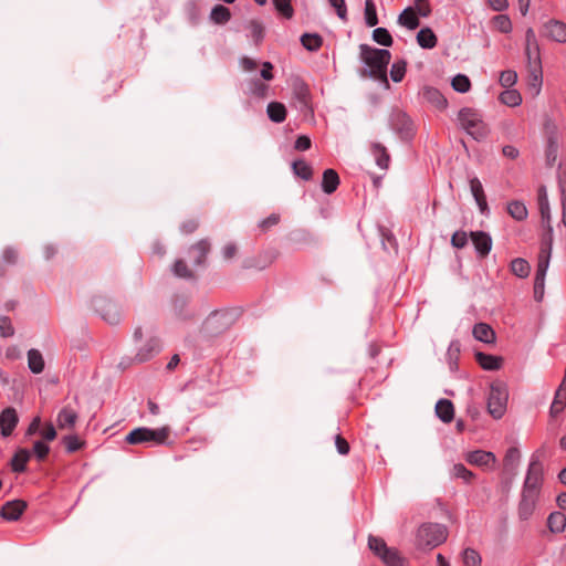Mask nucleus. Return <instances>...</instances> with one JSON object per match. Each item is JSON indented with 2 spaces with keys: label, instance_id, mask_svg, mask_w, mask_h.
Masks as SVG:
<instances>
[{
  "label": "nucleus",
  "instance_id": "nucleus-1",
  "mask_svg": "<svg viewBox=\"0 0 566 566\" xmlns=\"http://www.w3.org/2000/svg\"><path fill=\"white\" fill-rule=\"evenodd\" d=\"M359 57L367 69L360 71L363 77H371L380 81L387 87V66L391 60V53L385 49H376L368 44L359 45Z\"/></svg>",
  "mask_w": 566,
  "mask_h": 566
},
{
  "label": "nucleus",
  "instance_id": "nucleus-2",
  "mask_svg": "<svg viewBox=\"0 0 566 566\" xmlns=\"http://www.w3.org/2000/svg\"><path fill=\"white\" fill-rule=\"evenodd\" d=\"M448 538V530L439 523H423L416 534V546L421 551H431Z\"/></svg>",
  "mask_w": 566,
  "mask_h": 566
},
{
  "label": "nucleus",
  "instance_id": "nucleus-3",
  "mask_svg": "<svg viewBox=\"0 0 566 566\" xmlns=\"http://www.w3.org/2000/svg\"><path fill=\"white\" fill-rule=\"evenodd\" d=\"M461 127L475 140L484 139L489 134V128L482 120V116L473 108H462L458 114Z\"/></svg>",
  "mask_w": 566,
  "mask_h": 566
},
{
  "label": "nucleus",
  "instance_id": "nucleus-4",
  "mask_svg": "<svg viewBox=\"0 0 566 566\" xmlns=\"http://www.w3.org/2000/svg\"><path fill=\"white\" fill-rule=\"evenodd\" d=\"M169 427H163L159 429H149L146 427H139L132 430L125 438L129 444H140L146 442H153L155 444H164L169 438Z\"/></svg>",
  "mask_w": 566,
  "mask_h": 566
},
{
  "label": "nucleus",
  "instance_id": "nucleus-5",
  "mask_svg": "<svg viewBox=\"0 0 566 566\" xmlns=\"http://www.w3.org/2000/svg\"><path fill=\"white\" fill-rule=\"evenodd\" d=\"M368 546L387 566H405L406 559L396 548L388 547L382 538L369 536Z\"/></svg>",
  "mask_w": 566,
  "mask_h": 566
},
{
  "label": "nucleus",
  "instance_id": "nucleus-6",
  "mask_svg": "<svg viewBox=\"0 0 566 566\" xmlns=\"http://www.w3.org/2000/svg\"><path fill=\"white\" fill-rule=\"evenodd\" d=\"M507 399V388L503 382H494L491 385L488 398V410L493 418L500 419L503 417L506 410Z\"/></svg>",
  "mask_w": 566,
  "mask_h": 566
},
{
  "label": "nucleus",
  "instance_id": "nucleus-7",
  "mask_svg": "<svg viewBox=\"0 0 566 566\" xmlns=\"http://www.w3.org/2000/svg\"><path fill=\"white\" fill-rule=\"evenodd\" d=\"M230 324V316L227 313L214 312L203 322L202 332L207 336L213 337L226 332Z\"/></svg>",
  "mask_w": 566,
  "mask_h": 566
},
{
  "label": "nucleus",
  "instance_id": "nucleus-8",
  "mask_svg": "<svg viewBox=\"0 0 566 566\" xmlns=\"http://www.w3.org/2000/svg\"><path fill=\"white\" fill-rule=\"evenodd\" d=\"M552 227L548 226V232L543 238L541 251L538 253V261H537V269L536 274L537 276H546V272L549 266V260H551V253H552V243H553V237H552Z\"/></svg>",
  "mask_w": 566,
  "mask_h": 566
},
{
  "label": "nucleus",
  "instance_id": "nucleus-9",
  "mask_svg": "<svg viewBox=\"0 0 566 566\" xmlns=\"http://www.w3.org/2000/svg\"><path fill=\"white\" fill-rule=\"evenodd\" d=\"M161 349V343L160 339L155 335H149V337L146 339L145 344L142 345L136 355L134 360L137 363H144L149 359H151L154 356H156Z\"/></svg>",
  "mask_w": 566,
  "mask_h": 566
},
{
  "label": "nucleus",
  "instance_id": "nucleus-10",
  "mask_svg": "<svg viewBox=\"0 0 566 566\" xmlns=\"http://www.w3.org/2000/svg\"><path fill=\"white\" fill-rule=\"evenodd\" d=\"M541 484L542 467L538 462L532 461L522 491L539 494Z\"/></svg>",
  "mask_w": 566,
  "mask_h": 566
},
{
  "label": "nucleus",
  "instance_id": "nucleus-11",
  "mask_svg": "<svg viewBox=\"0 0 566 566\" xmlns=\"http://www.w3.org/2000/svg\"><path fill=\"white\" fill-rule=\"evenodd\" d=\"M392 128L400 135L401 138L408 139L413 135V124L410 117L402 113L396 112L391 117Z\"/></svg>",
  "mask_w": 566,
  "mask_h": 566
},
{
  "label": "nucleus",
  "instance_id": "nucleus-12",
  "mask_svg": "<svg viewBox=\"0 0 566 566\" xmlns=\"http://www.w3.org/2000/svg\"><path fill=\"white\" fill-rule=\"evenodd\" d=\"M543 35L558 43H566V24L559 20H549L543 25Z\"/></svg>",
  "mask_w": 566,
  "mask_h": 566
},
{
  "label": "nucleus",
  "instance_id": "nucleus-13",
  "mask_svg": "<svg viewBox=\"0 0 566 566\" xmlns=\"http://www.w3.org/2000/svg\"><path fill=\"white\" fill-rule=\"evenodd\" d=\"M538 495L539 494L536 493L522 491L521 501L518 503V517L521 520L526 521L533 515Z\"/></svg>",
  "mask_w": 566,
  "mask_h": 566
},
{
  "label": "nucleus",
  "instance_id": "nucleus-14",
  "mask_svg": "<svg viewBox=\"0 0 566 566\" xmlns=\"http://www.w3.org/2000/svg\"><path fill=\"white\" fill-rule=\"evenodd\" d=\"M465 460L472 465L490 468L496 463V457L490 451L475 450L465 454Z\"/></svg>",
  "mask_w": 566,
  "mask_h": 566
},
{
  "label": "nucleus",
  "instance_id": "nucleus-15",
  "mask_svg": "<svg viewBox=\"0 0 566 566\" xmlns=\"http://www.w3.org/2000/svg\"><path fill=\"white\" fill-rule=\"evenodd\" d=\"M211 250V243L208 239H200L189 248V256L192 259L193 264L203 265L207 254Z\"/></svg>",
  "mask_w": 566,
  "mask_h": 566
},
{
  "label": "nucleus",
  "instance_id": "nucleus-16",
  "mask_svg": "<svg viewBox=\"0 0 566 566\" xmlns=\"http://www.w3.org/2000/svg\"><path fill=\"white\" fill-rule=\"evenodd\" d=\"M27 509L22 500L9 501L1 507L0 515L7 521H17Z\"/></svg>",
  "mask_w": 566,
  "mask_h": 566
},
{
  "label": "nucleus",
  "instance_id": "nucleus-17",
  "mask_svg": "<svg viewBox=\"0 0 566 566\" xmlns=\"http://www.w3.org/2000/svg\"><path fill=\"white\" fill-rule=\"evenodd\" d=\"M18 415L14 408L8 407L0 415V429L3 437H9L18 423Z\"/></svg>",
  "mask_w": 566,
  "mask_h": 566
},
{
  "label": "nucleus",
  "instance_id": "nucleus-18",
  "mask_svg": "<svg viewBox=\"0 0 566 566\" xmlns=\"http://www.w3.org/2000/svg\"><path fill=\"white\" fill-rule=\"evenodd\" d=\"M471 240L474 244L475 250L479 252L481 258L486 256L492 249L491 237L483 231L471 232Z\"/></svg>",
  "mask_w": 566,
  "mask_h": 566
},
{
  "label": "nucleus",
  "instance_id": "nucleus-19",
  "mask_svg": "<svg viewBox=\"0 0 566 566\" xmlns=\"http://www.w3.org/2000/svg\"><path fill=\"white\" fill-rule=\"evenodd\" d=\"M77 412L71 407H64L57 415L56 424L60 430H71L77 421Z\"/></svg>",
  "mask_w": 566,
  "mask_h": 566
},
{
  "label": "nucleus",
  "instance_id": "nucleus-20",
  "mask_svg": "<svg viewBox=\"0 0 566 566\" xmlns=\"http://www.w3.org/2000/svg\"><path fill=\"white\" fill-rule=\"evenodd\" d=\"M399 25L407 28L408 30H415L420 25L419 17L412 7L406 8L397 19Z\"/></svg>",
  "mask_w": 566,
  "mask_h": 566
},
{
  "label": "nucleus",
  "instance_id": "nucleus-21",
  "mask_svg": "<svg viewBox=\"0 0 566 566\" xmlns=\"http://www.w3.org/2000/svg\"><path fill=\"white\" fill-rule=\"evenodd\" d=\"M470 189H471L472 196L475 199L476 205L480 208V211L482 213H484L488 210L486 197H485V193L483 190V186L476 177H474L470 180Z\"/></svg>",
  "mask_w": 566,
  "mask_h": 566
},
{
  "label": "nucleus",
  "instance_id": "nucleus-22",
  "mask_svg": "<svg viewBox=\"0 0 566 566\" xmlns=\"http://www.w3.org/2000/svg\"><path fill=\"white\" fill-rule=\"evenodd\" d=\"M422 96L427 102L431 103L439 109H444L447 107V99L437 88L429 86L423 87Z\"/></svg>",
  "mask_w": 566,
  "mask_h": 566
},
{
  "label": "nucleus",
  "instance_id": "nucleus-23",
  "mask_svg": "<svg viewBox=\"0 0 566 566\" xmlns=\"http://www.w3.org/2000/svg\"><path fill=\"white\" fill-rule=\"evenodd\" d=\"M339 185L338 174L334 169H326L323 172L322 189L325 193H333Z\"/></svg>",
  "mask_w": 566,
  "mask_h": 566
},
{
  "label": "nucleus",
  "instance_id": "nucleus-24",
  "mask_svg": "<svg viewBox=\"0 0 566 566\" xmlns=\"http://www.w3.org/2000/svg\"><path fill=\"white\" fill-rule=\"evenodd\" d=\"M436 413L443 422H451L454 417L453 403L448 399H441L436 405Z\"/></svg>",
  "mask_w": 566,
  "mask_h": 566
},
{
  "label": "nucleus",
  "instance_id": "nucleus-25",
  "mask_svg": "<svg viewBox=\"0 0 566 566\" xmlns=\"http://www.w3.org/2000/svg\"><path fill=\"white\" fill-rule=\"evenodd\" d=\"M473 336L481 342L492 344L495 340V333L490 325L479 323L473 327Z\"/></svg>",
  "mask_w": 566,
  "mask_h": 566
},
{
  "label": "nucleus",
  "instance_id": "nucleus-26",
  "mask_svg": "<svg viewBox=\"0 0 566 566\" xmlns=\"http://www.w3.org/2000/svg\"><path fill=\"white\" fill-rule=\"evenodd\" d=\"M293 94H294L295 98L298 101V103L301 104L302 109L308 108L310 90L305 83H303L301 81L295 82L293 84Z\"/></svg>",
  "mask_w": 566,
  "mask_h": 566
},
{
  "label": "nucleus",
  "instance_id": "nucleus-27",
  "mask_svg": "<svg viewBox=\"0 0 566 566\" xmlns=\"http://www.w3.org/2000/svg\"><path fill=\"white\" fill-rule=\"evenodd\" d=\"M547 527L552 533H562L566 527V515L559 511L553 512L547 518Z\"/></svg>",
  "mask_w": 566,
  "mask_h": 566
},
{
  "label": "nucleus",
  "instance_id": "nucleus-28",
  "mask_svg": "<svg viewBox=\"0 0 566 566\" xmlns=\"http://www.w3.org/2000/svg\"><path fill=\"white\" fill-rule=\"evenodd\" d=\"M269 118L274 123H282L286 118V108L280 102H271L266 107Z\"/></svg>",
  "mask_w": 566,
  "mask_h": 566
},
{
  "label": "nucleus",
  "instance_id": "nucleus-29",
  "mask_svg": "<svg viewBox=\"0 0 566 566\" xmlns=\"http://www.w3.org/2000/svg\"><path fill=\"white\" fill-rule=\"evenodd\" d=\"M476 360L483 369L497 370L501 367L502 358L484 353L476 354Z\"/></svg>",
  "mask_w": 566,
  "mask_h": 566
},
{
  "label": "nucleus",
  "instance_id": "nucleus-30",
  "mask_svg": "<svg viewBox=\"0 0 566 566\" xmlns=\"http://www.w3.org/2000/svg\"><path fill=\"white\" fill-rule=\"evenodd\" d=\"M417 42L423 49H433L437 45V36L430 28H422L417 34Z\"/></svg>",
  "mask_w": 566,
  "mask_h": 566
},
{
  "label": "nucleus",
  "instance_id": "nucleus-31",
  "mask_svg": "<svg viewBox=\"0 0 566 566\" xmlns=\"http://www.w3.org/2000/svg\"><path fill=\"white\" fill-rule=\"evenodd\" d=\"M28 365L32 373H42L44 369V359L42 354L36 349H30L28 352Z\"/></svg>",
  "mask_w": 566,
  "mask_h": 566
},
{
  "label": "nucleus",
  "instance_id": "nucleus-32",
  "mask_svg": "<svg viewBox=\"0 0 566 566\" xmlns=\"http://www.w3.org/2000/svg\"><path fill=\"white\" fill-rule=\"evenodd\" d=\"M247 28L250 30V34L254 43L259 45L262 42L265 34V28L263 23L259 20H251L249 21Z\"/></svg>",
  "mask_w": 566,
  "mask_h": 566
},
{
  "label": "nucleus",
  "instance_id": "nucleus-33",
  "mask_svg": "<svg viewBox=\"0 0 566 566\" xmlns=\"http://www.w3.org/2000/svg\"><path fill=\"white\" fill-rule=\"evenodd\" d=\"M371 150L375 156L376 164L381 169H387L390 158H389V155H388L386 148L380 144H374L371 147Z\"/></svg>",
  "mask_w": 566,
  "mask_h": 566
},
{
  "label": "nucleus",
  "instance_id": "nucleus-34",
  "mask_svg": "<svg viewBox=\"0 0 566 566\" xmlns=\"http://www.w3.org/2000/svg\"><path fill=\"white\" fill-rule=\"evenodd\" d=\"M558 157V144L554 136H551L547 140V146L545 150V160L548 167H552Z\"/></svg>",
  "mask_w": 566,
  "mask_h": 566
},
{
  "label": "nucleus",
  "instance_id": "nucleus-35",
  "mask_svg": "<svg viewBox=\"0 0 566 566\" xmlns=\"http://www.w3.org/2000/svg\"><path fill=\"white\" fill-rule=\"evenodd\" d=\"M525 54L527 57V67L538 72L541 69L539 48L525 46Z\"/></svg>",
  "mask_w": 566,
  "mask_h": 566
},
{
  "label": "nucleus",
  "instance_id": "nucleus-36",
  "mask_svg": "<svg viewBox=\"0 0 566 566\" xmlns=\"http://www.w3.org/2000/svg\"><path fill=\"white\" fill-rule=\"evenodd\" d=\"M30 459V452L28 450L21 449L19 450L11 461V467L14 472H23L25 470V464Z\"/></svg>",
  "mask_w": 566,
  "mask_h": 566
},
{
  "label": "nucleus",
  "instance_id": "nucleus-37",
  "mask_svg": "<svg viewBox=\"0 0 566 566\" xmlns=\"http://www.w3.org/2000/svg\"><path fill=\"white\" fill-rule=\"evenodd\" d=\"M511 271L518 277H526L530 274L531 266L525 259L517 258L511 262Z\"/></svg>",
  "mask_w": 566,
  "mask_h": 566
},
{
  "label": "nucleus",
  "instance_id": "nucleus-38",
  "mask_svg": "<svg viewBox=\"0 0 566 566\" xmlns=\"http://www.w3.org/2000/svg\"><path fill=\"white\" fill-rule=\"evenodd\" d=\"M210 17L214 23L224 24L230 20L231 12L227 7L218 4L212 9Z\"/></svg>",
  "mask_w": 566,
  "mask_h": 566
},
{
  "label": "nucleus",
  "instance_id": "nucleus-39",
  "mask_svg": "<svg viewBox=\"0 0 566 566\" xmlns=\"http://www.w3.org/2000/svg\"><path fill=\"white\" fill-rule=\"evenodd\" d=\"M451 474L455 479H462L468 484L475 479V474L462 463L454 464L451 469Z\"/></svg>",
  "mask_w": 566,
  "mask_h": 566
},
{
  "label": "nucleus",
  "instance_id": "nucleus-40",
  "mask_svg": "<svg viewBox=\"0 0 566 566\" xmlns=\"http://www.w3.org/2000/svg\"><path fill=\"white\" fill-rule=\"evenodd\" d=\"M507 212L512 218L522 221L527 217V209L521 201H512L507 205Z\"/></svg>",
  "mask_w": 566,
  "mask_h": 566
},
{
  "label": "nucleus",
  "instance_id": "nucleus-41",
  "mask_svg": "<svg viewBox=\"0 0 566 566\" xmlns=\"http://www.w3.org/2000/svg\"><path fill=\"white\" fill-rule=\"evenodd\" d=\"M292 167L294 174L304 180H310L313 176L312 167L303 159L295 160Z\"/></svg>",
  "mask_w": 566,
  "mask_h": 566
},
{
  "label": "nucleus",
  "instance_id": "nucleus-42",
  "mask_svg": "<svg viewBox=\"0 0 566 566\" xmlns=\"http://www.w3.org/2000/svg\"><path fill=\"white\" fill-rule=\"evenodd\" d=\"M373 40L382 45V46H391L394 43L392 36L386 28H376L373 31Z\"/></svg>",
  "mask_w": 566,
  "mask_h": 566
},
{
  "label": "nucleus",
  "instance_id": "nucleus-43",
  "mask_svg": "<svg viewBox=\"0 0 566 566\" xmlns=\"http://www.w3.org/2000/svg\"><path fill=\"white\" fill-rule=\"evenodd\" d=\"M520 461V451L517 448H510L504 457V468L514 473Z\"/></svg>",
  "mask_w": 566,
  "mask_h": 566
},
{
  "label": "nucleus",
  "instance_id": "nucleus-44",
  "mask_svg": "<svg viewBox=\"0 0 566 566\" xmlns=\"http://www.w3.org/2000/svg\"><path fill=\"white\" fill-rule=\"evenodd\" d=\"M500 101L504 105L514 107L521 104L522 96L516 90H506L501 93Z\"/></svg>",
  "mask_w": 566,
  "mask_h": 566
},
{
  "label": "nucleus",
  "instance_id": "nucleus-45",
  "mask_svg": "<svg viewBox=\"0 0 566 566\" xmlns=\"http://www.w3.org/2000/svg\"><path fill=\"white\" fill-rule=\"evenodd\" d=\"M301 42L308 51H317L322 46L323 40L318 34L305 33L301 36Z\"/></svg>",
  "mask_w": 566,
  "mask_h": 566
},
{
  "label": "nucleus",
  "instance_id": "nucleus-46",
  "mask_svg": "<svg viewBox=\"0 0 566 566\" xmlns=\"http://www.w3.org/2000/svg\"><path fill=\"white\" fill-rule=\"evenodd\" d=\"M492 23L493 27L502 33H510L512 31V22L505 14L495 15L492 19Z\"/></svg>",
  "mask_w": 566,
  "mask_h": 566
},
{
  "label": "nucleus",
  "instance_id": "nucleus-47",
  "mask_svg": "<svg viewBox=\"0 0 566 566\" xmlns=\"http://www.w3.org/2000/svg\"><path fill=\"white\" fill-rule=\"evenodd\" d=\"M365 21L368 27L378 24L377 11L373 0L365 1Z\"/></svg>",
  "mask_w": 566,
  "mask_h": 566
},
{
  "label": "nucleus",
  "instance_id": "nucleus-48",
  "mask_svg": "<svg viewBox=\"0 0 566 566\" xmlns=\"http://www.w3.org/2000/svg\"><path fill=\"white\" fill-rule=\"evenodd\" d=\"M174 274L181 279H193L192 270L186 264L184 260H177L172 266Z\"/></svg>",
  "mask_w": 566,
  "mask_h": 566
},
{
  "label": "nucleus",
  "instance_id": "nucleus-49",
  "mask_svg": "<svg viewBox=\"0 0 566 566\" xmlns=\"http://www.w3.org/2000/svg\"><path fill=\"white\" fill-rule=\"evenodd\" d=\"M452 87L459 93H467L471 88L470 78L467 75L458 74L453 77Z\"/></svg>",
  "mask_w": 566,
  "mask_h": 566
},
{
  "label": "nucleus",
  "instance_id": "nucleus-50",
  "mask_svg": "<svg viewBox=\"0 0 566 566\" xmlns=\"http://www.w3.org/2000/svg\"><path fill=\"white\" fill-rule=\"evenodd\" d=\"M273 4L284 18L291 19L293 17L294 10L291 0H273Z\"/></svg>",
  "mask_w": 566,
  "mask_h": 566
},
{
  "label": "nucleus",
  "instance_id": "nucleus-51",
  "mask_svg": "<svg viewBox=\"0 0 566 566\" xmlns=\"http://www.w3.org/2000/svg\"><path fill=\"white\" fill-rule=\"evenodd\" d=\"M463 563L465 566H480L481 565V556L473 548H467L463 552Z\"/></svg>",
  "mask_w": 566,
  "mask_h": 566
},
{
  "label": "nucleus",
  "instance_id": "nucleus-52",
  "mask_svg": "<svg viewBox=\"0 0 566 566\" xmlns=\"http://www.w3.org/2000/svg\"><path fill=\"white\" fill-rule=\"evenodd\" d=\"M63 443L67 452H75L83 448L84 441L77 436H66L63 438Z\"/></svg>",
  "mask_w": 566,
  "mask_h": 566
},
{
  "label": "nucleus",
  "instance_id": "nucleus-53",
  "mask_svg": "<svg viewBox=\"0 0 566 566\" xmlns=\"http://www.w3.org/2000/svg\"><path fill=\"white\" fill-rule=\"evenodd\" d=\"M538 206H539V210H541V214H542L543 220L549 221V218H551V216H549V205H548V200H547L546 192H545L544 188H542L539 190Z\"/></svg>",
  "mask_w": 566,
  "mask_h": 566
},
{
  "label": "nucleus",
  "instance_id": "nucleus-54",
  "mask_svg": "<svg viewBox=\"0 0 566 566\" xmlns=\"http://www.w3.org/2000/svg\"><path fill=\"white\" fill-rule=\"evenodd\" d=\"M406 73V62L398 61L392 64L390 70V76L394 82H400Z\"/></svg>",
  "mask_w": 566,
  "mask_h": 566
},
{
  "label": "nucleus",
  "instance_id": "nucleus-55",
  "mask_svg": "<svg viewBox=\"0 0 566 566\" xmlns=\"http://www.w3.org/2000/svg\"><path fill=\"white\" fill-rule=\"evenodd\" d=\"M517 74L515 71L506 70L500 74V84L503 87H511L516 83Z\"/></svg>",
  "mask_w": 566,
  "mask_h": 566
},
{
  "label": "nucleus",
  "instance_id": "nucleus-56",
  "mask_svg": "<svg viewBox=\"0 0 566 566\" xmlns=\"http://www.w3.org/2000/svg\"><path fill=\"white\" fill-rule=\"evenodd\" d=\"M545 293V276L535 275L534 279V298L537 302H541L544 297Z\"/></svg>",
  "mask_w": 566,
  "mask_h": 566
},
{
  "label": "nucleus",
  "instance_id": "nucleus-57",
  "mask_svg": "<svg viewBox=\"0 0 566 566\" xmlns=\"http://www.w3.org/2000/svg\"><path fill=\"white\" fill-rule=\"evenodd\" d=\"M417 15L419 17H428L431 13V7L428 0H416L415 7H412Z\"/></svg>",
  "mask_w": 566,
  "mask_h": 566
},
{
  "label": "nucleus",
  "instance_id": "nucleus-58",
  "mask_svg": "<svg viewBox=\"0 0 566 566\" xmlns=\"http://www.w3.org/2000/svg\"><path fill=\"white\" fill-rule=\"evenodd\" d=\"M329 4L335 8L338 18L343 21L347 20V8L345 0H328Z\"/></svg>",
  "mask_w": 566,
  "mask_h": 566
},
{
  "label": "nucleus",
  "instance_id": "nucleus-59",
  "mask_svg": "<svg viewBox=\"0 0 566 566\" xmlns=\"http://www.w3.org/2000/svg\"><path fill=\"white\" fill-rule=\"evenodd\" d=\"M14 334V328L11 321L7 316L0 317V335L3 337H10Z\"/></svg>",
  "mask_w": 566,
  "mask_h": 566
},
{
  "label": "nucleus",
  "instance_id": "nucleus-60",
  "mask_svg": "<svg viewBox=\"0 0 566 566\" xmlns=\"http://www.w3.org/2000/svg\"><path fill=\"white\" fill-rule=\"evenodd\" d=\"M280 214L272 213L270 217L262 220L259 224L262 231H268L270 228L276 226L280 222Z\"/></svg>",
  "mask_w": 566,
  "mask_h": 566
},
{
  "label": "nucleus",
  "instance_id": "nucleus-61",
  "mask_svg": "<svg viewBox=\"0 0 566 566\" xmlns=\"http://www.w3.org/2000/svg\"><path fill=\"white\" fill-rule=\"evenodd\" d=\"M467 242H468V237L464 231H457L455 233H453V235L451 238L452 245L458 249L465 247Z\"/></svg>",
  "mask_w": 566,
  "mask_h": 566
},
{
  "label": "nucleus",
  "instance_id": "nucleus-62",
  "mask_svg": "<svg viewBox=\"0 0 566 566\" xmlns=\"http://www.w3.org/2000/svg\"><path fill=\"white\" fill-rule=\"evenodd\" d=\"M33 451L36 455V458L42 461L46 458L50 448L42 441H36L33 446Z\"/></svg>",
  "mask_w": 566,
  "mask_h": 566
},
{
  "label": "nucleus",
  "instance_id": "nucleus-63",
  "mask_svg": "<svg viewBox=\"0 0 566 566\" xmlns=\"http://www.w3.org/2000/svg\"><path fill=\"white\" fill-rule=\"evenodd\" d=\"M335 444H336L337 451L342 455H346L349 452V444L340 434H337L335 437Z\"/></svg>",
  "mask_w": 566,
  "mask_h": 566
},
{
  "label": "nucleus",
  "instance_id": "nucleus-64",
  "mask_svg": "<svg viewBox=\"0 0 566 566\" xmlns=\"http://www.w3.org/2000/svg\"><path fill=\"white\" fill-rule=\"evenodd\" d=\"M294 147H295L296 150H300V151L307 150L311 147V139H310V137H307L305 135L298 136L296 142H295Z\"/></svg>",
  "mask_w": 566,
  "mask_h": 566
}]
</instances>
